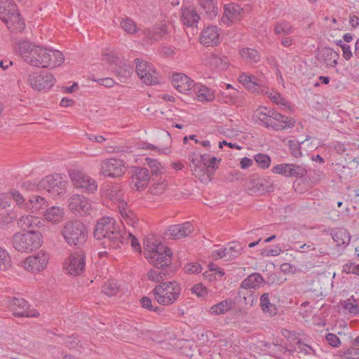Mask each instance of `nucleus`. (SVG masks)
Segmentation results:
<instances>
[{"label": "nucleus", "instance_id": "obj_1", "mask_svg": "<svg viewBox=\"0 0 359 359\" xmlns=\"http://www.w3.org/2000/svg\"><path fill=\"white\" fill-rule=\"evenodd\" d=\"M126 235L121 231L120 224L109 217L100 219L94 228V237L97 240H103L101 245L104 248H121L125 242Z\"/></svg>", "mask_w": 359, "mask_h": 359}, {"label": "nucleus", "instance_id": "obj_2", "mask_svg": "<svg viewBox=\"0 0 359 359\" xmlns=\"http://www.w3.org/2000/svg\"><path fill=\"white\" fill-rule=\"evenodd\" d=\"M61 234L68 245L83 249L88 240V229L86 225L80 220H72L66 222Z\"/></svg>", "mask_w": 359, "mask_h": 359}, {"label": "nucleus", "instance_id": "obj_3", "mask_svg": "<svg viewBox=\"0 0 359 359\" xmlns=\"http://www.w3.org/2000/svg\"><path fill=\"white\" fill-rule=\"evenodd\" d=\"M43 243L40 232L29 230L26 233H15L13 236V247L20 252H31L39 249Z\"/></svg>", "mask_w": 359, "mask_h": 359}, {"label": "nucleus", "instance_id": "obj_4", "mask_svg": "<svg viewBox=\"0 0 359 359\" xmlns=\"http://www.w3.org/2000/svg\"><path fill=\"white\" fill-rule=\"evenodd\" d=\"M181 288L177 282L167 281L160 283L151 290L154 299L163 306L172 304L180 297Z\"/></svg>", "mask_w": 359, "mask_h": 359}, {"label": "nucleus", "instance_id": "obj_5", "mask_svg": "<svg viewBox=\"0 0 359 359\" xmlns=\"http://www.w3.org/2000/svg\"><path fill=\"white\" fill-rule=\"evenodd\" d=\"M67 182L61 174L50 175L37 184L38 191L44 190L54 196H61L66 192Z\"/></svg>", "mask_w": 359, "mask_h": 359}, {"label": "nucleus", "instance_id": "obj_6", "mask_svg": "<svg viewBox=\"0 0 359 359\" xmlns=\"http://www.w3.org/2000/svg\"><path fill=\"white\" fill-rule=\"evenodd\" d=\"M27 79L30 86L36 90H47L55 83V79L51 73L46 71L39 72H27Z\"/></svg>", "mask_w": 359, "mask_h": 359}, {"label": "nucleus", "instance_id": "obj_7", "mask_svg": "<svg viewBox=\"0 0 359 359\" xmlns=\"http://www.w3.org/2000/svg\"><path fill=\"white\" fill-rule=\"evenodd\" d=\"M73 185L77 189H81L84 192L93 194L97 191L96 182L90 177L80 171H73L69 173Z\"/></svg>", "mask_w": 359, "mask_h": 359}, {"label": "nucleus", "instance_id": "obj_8", "mask_svg": "<svg viewBox=\"0 0 359 359\" xmlns=\"http://www.w3.org/2000/svg\"><path fill=\"white\" fill-rule=\"evenodd\" d=\"M125 163L119 158H109L101 164V173L109 177H118L125 173Z\"/></svg>", "mask_w": 359, "mask_h": 359}, {"label": "nucleus", "instance_id": "obj_9", "mask_svg": "<svg viewBox=\"0 0 359 359\" xmlns=\"http://www.w3.org/2000/svg\"><path fill=\"white\" fill-rule=\"evenodd\" d=\"M150 171L144 167L136 166L133 169L131 188L135 191L144 190L150 182Z\"/></svg>", "mask_w": 359, "mask_h": 359}, {"label": "nucleus", "instance_id": "obj_10", "mask_svg": "<svg viewBox=\"0 0 359 359\" xmlns=\"http://www.w3.org/2000/svg\"><path fill=\"white\" fill-rule=\"evenodd\" d=\"M69 208L75 215L83 217L91 213V204L83 195L74 194L69 201Z\"/></svg>", "mask_w": 359, "mask_h": 359}, {"label": "nucleus", "instance_id": "obj_11", "mask_svg": "<svg viewBox=\"0 0 359 359\" xmlns=\"http://www.w3.org/2000/svg\"><path fill=\"white\" fill-rule=\"evenodd\" d=\"M86 266V254L83 249L72 253L68 259V265L66 267L67 273L72 276L81 275Z\"/></svg>", "mask_w": 359, "mask_h": 359}, {"label": "nucleus", "instance_id": "obj_12", "mask_svg": "<svg viewBox=\"0 0 359 359\" xmlns=\"http://www.w3.org/2000/svg\"><path fill=\"white\" fill-rule=\"evenodd\" d=\"M194 229V226L190 222L171 225L164 231L163 238L179 240L188 236Z\"/></svg>", "mask_w": 359, "mask_h": 359}, {"label": "nucleus", "instance_id": "obj_13", "mask_svg": "<svg viewBox=\"0 0 359 359\" xmlns=\"http://www.w3.org/2000/svg\"><path fill=\"white\" fill-rule=\"evenodd\" d=\"M48 255L42 252L27 258L24 262V267L26 270L35 273L45 269L48 264Z\"/></svg>", "mask_w": 359, "mask_h": 359}, {"label": "nucleus", "instance_id": "obj_14", "mask_svg": "<svg viewBox=\"0 0 359 359\" xmlns=\"http://www.w3.org/2000/svg\"><path fill=\"white\" fill-rule=\"evenodd\" d=\"M13 315L17 317H36L39 315L36 310H29V305L21 297H13L11 302Z\"/></svg>", "mask_w": 359, "mask_h": 359}, {"label": "nucleus", "instance_id": "obj_15", "mask_svg": "<svg viewBox=\"0 0 359 359\" xmlns=\"http://www.w3.org/2000/svg\"><path fill=\"white\" fill-rule=\"evenodd\" d=\"M224 12L222 18V22L227 26L234 20H239L243 12V8L237 4L231 3L224 5Z\"/></svg>", "mask_w": 359, "mask_h": 359}, {"label": "nucleus", "instance_id": "obj_16", "mask_svg": "<svg viewBox=\"0 0 359 359\" xmlns=\"http://www.w3.org/2000/svg\"><path fill=\"white\" fill-rule=\"evenodd\" d=\"M264 109V114L267 115L273 122L279 123L283 126V130L286 128H292L294 126L295 121L293 118H289L273 109H267L265 107H260V110Z\"/></svg>", "mask_w": 359, "mask_h": 359}, {"label": "nucleus", "instance_id": "obj_17", "mask_svg": "<svg viewBox=\"0 0 359 359\" xmlns=\"http://www.w3.org/2000/svg\"><path fill=\"white\" fill-rule=\"evenodd\" d=\"M250 189L255 194H264L273 191V183L269 177H256L250 182Z\"/></svg>", "mask_w": 359, "mask_h": 359}, {"label": "nucleus", "instance_id": "obj_18", "mask_svg": "<svg viewBox=\"0 0 359 359\" xmlns=\"http://www.w3.org/2000/svg\"><path fill=\"white\" fill-rule=\"evenodd\" d=\"M194 84V81L184 74H172V85L180 93H188L187 92L193 88Z\"/></svg>", "mask_w": 359, "mask_h": 359}, {"label": "nucleus", "instance_id": "obj_19", "mask_svg": "<svg viewBox=\"0 0 359 359\" xmlns=\"http://www.w3.org/2000/svg\"><path fill=\"white\" fill-rule=\"evenodd\" d=\"M200 42L205 46H217L219 43L218 28L213 25L208 26L201 32Z\"/></svg>", "mask_w": 359, "mask_h": 359}, {"label": "nucleus", "instance_id": "obj_20", "mask_svg": "<svg viewBox=\"0 0 359 359\" xmlns=\"http://www.w3.org/2000/svg\"><path fill=\"white\" fill-rule=\"evenodd\" d=\"M48 206V202L44 198L39 196H32L29 201L25 204V208L34 214H44Z\"/></svg>", "mask_w": 359, "mask_h": 359}, {"label": "nucleus", "instance_id": "obj_21", "mask_svg": "<svg viewBox=\"0 0 359 359\" xmlns=\"http://www.w3.org/2000/svg\"><path fill=\"white\" fill-rule=\"evenodd\" d=\"M3 22L12 32H19L25 29V25L18 10L15 8Z\"/></svg>", "mask_w": 359, "mask_h": 359}, {"label": "nucleus", "instance_id": "obj_22", "mask_svg": "<svg viewBox=\"0 0 359 359\" xmlns=\"http://www.w3.org/2000/svg\"><path fill=\"white\" fill-rule=\"evenodd\" d=\"M46 51L47 48L37 46L36 48H34L28 64L34 67L45 68L46 61L48 57L46 55Z\"/></svg>", "mask_w": 359, "mask_h": 359}, {"label": "nucleus", "instance_id": "obj_23", "mask_svg": "<svg viewBox=\"0 0 359 359\" xmlns=\"http://www.w3.org/2000/svg\"><path fill=\"white\" fill-rule=\"evenodd\" d=\"M172 256L171 250L168 249L166 253L161 252L160 255L154 253V255H146L145 257L155 268H158L160 266H167L168 264H172Z\"/></svg>", "mask_w": 359, "mask_h": 359}, {"label": "nucleus", "instance_id": "obj_24", "mask_svg": "<svg viewBox=\"0 0 359 359\" xmlns=\"http://www.w3.org/2000/svg\"><path fill=\"white\" fill-rule=\"evenodd\" d=\"M331 235L337 246H342L344 248L349 244L351 238L349 232L344 228L332 229Z\"/></svg>", "mask_w": 359, "mask_h": 359}, {"label": "nucleus", "instance_id": "obj_25", "mask_svg": "<svg viewBox=\"0 0 359 359\" xmlns=\"http://www.w3.org/2000/svg\"><path fill=\"white\" fill-rule=\"evenodd\" d=\"M238 81L249 90L257 92V93L264 92V89L258 83L257 79L253 76H248L245 74H242L240 75Z\"/></svg>", "mask_w": 359, "mask_h": 359}, {"label": "nucleus", "instance_id": "obj_26", "mask_svg": "<svg viewBox=\"0 0 359 359\" xmlns=\"http://www.w3.org/2000/svg\"><path fill=\"white\" fill-rule=\"evenodd\" d=\"M46 53L48 57L45 68H54L60 66L64 62L65 57L59 50L47 48Z\"/></svg>", "mask_w": 359, "mask_h": 359}, {"label": "nucleus", "instance_id": "obj_27", "mask_svg": "<svg viewBox=\"0 0 359 359\" xmlns=\"http://www.w3.org/2000/svg\"><path fill=\"white\" fill-rule=\"evenodd\" d=\"M263 276L259 273H253L245 278L241 284L243 289H256L260 287L262 283H265Z\"/></svg>", "mask_w": 359, "mask_h": 359}, {"label": "nucleus", "instance_id": "obj_28", "mask_svg": "<svg viewBox=\"0 0 359 359\" xmlns=\"http://www.w3.org/2000/svg\"><path fill=\"white\" fill-rule=\"evenodd\" d=\"M144 32L151 41H158L168 34V27L165 24H162L160 27L147 28Z\"/></svg>", "mask_w": 359, "mask_h": 359}, {"label": "nucleus", "instance_id": "obj_29", "mask_svg": "<svg viewBox=\"0 0 359 359\" xmlns=\"http://www.w3.org/2000/svg\"><path fill=\"white\" fill-rule=\"evenodd\" d=\"M193 88L198 100L201 102H211L215 98L213 92L209 88L203 84L195 83Z\"/></svg>", "mask_w": 359, "mask_h": 359}, {"label": "nucleus", "instance_id": "obj_30", "mask_svg": "<svg viewBox=\"0 0 359 359\" xmlns=\"http://www.w3.org/2000/svg\"><path fill=\"white\" fill-rule=\"evenodd\" d=\"M339 55L332 48L325 47L322 49L320 57L327 67H335Z\"/></svg>", "mask_w": 359, "mask_h": 359}, {"label": "nucleus", "instance_id": "obj_31", "mask_svg": "<svg viewBox=\"0 0 359 359\" xmlns=\"http://www.w3.org/2000/svg\"><path fill=\"white\" fill-rule=\"evenodd\" d=\"M18 46L20 55L25 62L29 63L32 51H34V48H36L37 46L32 44L29 41L25 40L19 41Z\"/></svg>", "mask_w": 359, "mask_h": 359}, {"label": "nucleus", "instance_id": "obj_32", "mask_svg": "<svg viewBox=\"0 0 359 359\" xmlns=\"http://www.w3.org/2000/svg\"><path fill=\"white\" fill-rule=\"evenodd\" d=\"M63 215L64 212L62 208L57 206H52L47 208L46 210L44 212L43 216L46 220L52 222L53 223H57L62 219Z\"/></svg>", "mask_w": 359, "mask_h": 359}, {"label": "nucleus", "instance_id": "obj_33", "mask_svg": "<svg viewBox=\"0 0 359 359\" xmlns=\"http://www.w3.org/2000/svg\"><path fill=\"white\" fill-rule=\"evenodd\" d=\"M200 16L194 10L186 8L182 11V22L188 27L197 26Z\"/></svg>", "mask_w": 359, "mask_h": 359}, {"label": "nucleus", "instance_id": "obj_34", "mask_svg": "<svg viewBox=\"0 0 359 359\" xmlns=\"http://www.w3.org/2000/svg\"><path fill=\"white\" fill-rule=\"evenodd\" d=\"M201 8L207 14L209 18L212 19L217 15L218 8L217 1L214 0H198Z\"/></svg>", "mask_w": 359, "mask_h": 359}, {"label": "nucleus", "instance_id": "obj_35", "mask_svg": "<svg viewBox=\"0 0 359 359\" xmlns=\"http://www.w3.org/2000/svg\"><path fill=\"white\" fill-rule=\"evenodd\" d=\"M15 8L12 0H0V19L4 21Z\"/></svg>", "mask_w": 359, "mask_h": 359}, {"label": "nucleus", "instance_id": "obj_36", "mask_svg": "<svg viewBox=\"0 0 359 359\" xmlns=\"http://www.w3.org/2000/svg\"><path fill=\"white\" fill-rule=\"evenodd\" d=\"M231 300H223L219 303L213 305L210 309V313L213 315H219L225 313L231 309Z\"/></svg>", "mask_w": 359, "mask_h": 359}, {"label": "nucleus", "instance_id": "obj_37", "mask_svg": "<svg viewBox=\"0 0 359 359\" xmlns=\"http://www.w3.org/2000/svg\"><path fill=\"white\" fill-rule=\"evenodd\" d=\"M167 185L168 184L165 180H161V179L156 180L153 178L151 181L149 192L154 195H161L165 191Z\"/></svg>", "mask_w": 359, "mask_h": 359}, {"label": "nucleus", "instance_id": "obj_38", "mask_svg": "<svg viewBox=\"0 0 359 359\" xmlns=\"http://www.w3.org/2000/svg\"><path fill=\"white\" fill-rule=\"evenodd\" d=\"M258 114L259 121L262 122L266 128H272L276 131L283 130V127H281L283 126L279 123L273 122L271 118L264 114V111L262 110Z\"/></svg>", "mask_w": 359, "mask_h": 359}, {"label": "nucleus", "instance_id": "obj_39", "mask_svg": "<svg viewBox=\"0 0 359 359\" xmlns=\"http://www.w3.org/2000/svg\"><path fill=\"white\" fill-rule=\"evenodd\" d=\"M226 249L229 259L236 258L243 252V247L237 241L229 243Z\"/></svg>", "mask_w": 359, "mask_h": 359}, {"label": "nucleus", "instance_id": "obj_40", "mask_svg": "<svg viewBox=\"0 0 359 359\" xmlns=\"http://www.w3.org/2000/svg\"><path fill=\"white\" fill-rule=\"evenodd\" d=\"M307 169L302 165H297L294 163L290 164L289 177L301 178L306 175Z\"/></svg>", "mask_w": 359, "mask_h": 359}, {"label": "nucleus", "instance_id": "obj_41", "mask_svg": "<svg viewBox=\"0 0 359 359\" xmlns=\"http://www.w3.org/2000/svg\"><path fill=\"white\" fill-rule=\"evenodd\" d=\"M107 197L114 202L123 203V191L118 186H113L110 189L107 190Z\"/></svg>", "mask_w": 359, "mask_h": 359}, {"label": "nucleus", "instance_id": "obj_42", "mask_svg": "<svg viewBox=\"0 0 359 359\" xmlns=\"http://www.w3.org/2000/svg\"><path fill=\"white\" fill-rule=\"evenodd\" d=\"M274 32L277 35H288L293 32V27L288 22L283 21L275 25Z\"/></svg>", "mask_w": 359, "mask_h": 359}, {"label": "nucleus", "instance_id": "obj_43", "mask_svg": "<svg viewBox=\"0 0 359 359\" xmlns=\"http://www.w3.org/2000/svg\"><path fill=\"white\" fill-rule=\"evenodd\" d=\"M11 263V258L7 251L0 247V271L8 270Z\"/></svg>", "mask_w": 359, "mask_h": 359}, {"label": "nucleus", "instance_id": "obj_44", "mask_svg": "<svg viewBox=\"0 0 359 359\" xmlns=\"http://www.w3.org/2000/svg\"><path fill=\"white\" fill-rule=\"evenodd\" d=\"M140 303L142 307L144 309H146L149 311L157 313L158 314L164 310L163 307L153 305L151 298L148 297H142L140 299Z\"/></svg>", "mask_w": 359, "mask_h": 359}, {"label": "nucleus", "instance_id": "obj_45", "mask_svg": "<svg viewBox=\"0 0 359 359\" xmlns=\"http://www.w3.org/2000/svg\"><path fill=\"white\" fill-rule=\"evenodd\" d=\"M145 161V164L151 168V172L153 176L157 177L159 174L162 173L161 170L163 169V167L157 160L146 158Z\"/></svg>", "mask_w": 359, "mask_h": 359}, {"label": "nucleus", "instance_id": "obj_46", "mask_svg": "<svg viewBox=\"0 0 359 359\" xmlns=\"http://www.w3.org/2000/svg\"><path fill=\"white\" fill-rule=\"evenodd\" d=\"M116 74L123 79H128L133 72V67L126 63H120L116 68Z\"/></svg>", "mask_w": 359, "mask_h": 359}, {"label": "nucleus", "instance_id": "obj_47", "mask_svg": "<svg viewBox=\"0 0 359 359\" xmlns=\"http://www.w3.org/2000/svg\"><path fill=\"white\" fill-rule=\"evenodd\" d=\"M144 248L146 250L149 251L148 255H154V253L158 252V255L162 253H166L167 250L170 249L168 247L165 246L162 243H158V244H152V245H149V244H144Z\"/></svg>", "mask_w": 359, "mask_h": 359}, {"label": "nucleus", "instance_id": "obj_48", "mask_svg": "<svg viewBox=\"0 0 359 359\" xmlns=\"http://www.w3.org/2000/svg\"><path fill=\"white\" fill-rule=\"evenodd\" d=\"M102 290L105 294L111 297L117 293L118 287L114 280H108L102 286Z\"/></svg>", "mask_w": 359, "mask_h": 359}, {"label": "nucleus", "instance_id": "obj_49", "mask_svg": "<svg viewBox=\"0 0 359 359\" xmlns=\"http://www.w3.org/2000/svg\"><path fill=\"white\" fill-rule=\"evenodd\" d=\"M254 160L262 168H268L271 164V157L265 154H257L254 156Z\"/></svg>", "mask_w": 359, "mask_h": 359}, {"label": "nucleus", "instance_id": "obj_50", "mask_svg": "<svg viewBox=\"0 0 359 359\" xmlns=\"http://www.w3.org/2000/svg\"><path fill=\"white\" fill-rule=\"evenodd\" d=\"M241 54L243 57L249 59L254 62H257L259 60V54L255 49L244 48L241 50Z\"/></svg>", "mask_w": 359, "mask_h": 359}, {"label": "nucleus", "instance_id": "obj_51", "mask_svg": "<svg viewBox=\"0 0 359 359\" xmlns=\"http://www.w3.org/2000/svg\"><path fill=\"white\" fill-rule=\"evenodd\" d=\"M157 269L160 270L161 275H162L163 281L165 279L170 278L175 271V267L172 266L171 264H168L167 266H160Z\"/></svg>", "mask_w": 359, "mask_h": 359}, {"label": "nucleus", "instance_id": "obj_52", "mask_svg": "<svg viewBox=\"0 0 359 359\" xmlns=\"http://www.w3.org/2000/svg\"><path fill=\"white\" fill-rule=\"evenodd\" d=\"M290 163H280L273 166L271 169V171L273 173L282 175L285 177H289V170H290Z\"/></svg>", "mask_w": 359, "mask_h": 359}, {"label": "nucleus", "instance_id": "obj_53", "mask_svg": "<svg viewBox=\"0 0 359 359\" xmlns=\"http://www.w3.org/2000/svg\"><path fill=\"white\" fill-rule=\"evenodd\" d=\"M121 27L128 34H135L137 32V27L135 22L129 18L122 20Z\"/></svg>", "mask_w": 359, "mask_h": 359}, {"label": "nucleus", "instance_id": "obj_54", "mask_svg": "<svg viewBox=\"0 0 359 359\" xmlns=\"http://www.w3.org/2000/svg\"><path fill=\"white\" fill-rule=\"evenodd\" d=\"M351 299L353 302H355V299L352 297L342 303V307L344 309L348 310L351 313L357 314L359 312V308L356 304L351 302Z\"/></svg>", "mask_w": 359, "mask_h": 359}, {"label": "nucleus", "instance_id": "obj_55", "mask_svg": "<svg viewBox=\"0 0 359 359\" xmlns=\"http://www.w3.org/2000/svg\"><path fill=\"white\" fill-rule=\"evenodd\" d=\"M226 89H231L232 92L227 95H224V93H223L224 97L226 99L225 102L229 104H233L238 97V90L233 88L231 84H226Z\"/></svg>", "mask_w": 359, "mask_h": 359}, {"label": "nucleus", "instance_id": "obj_56", "mask_svg": "<svg viewBox=\"0 0 359 359\" xmlns=\"http://www.w3.org/2000/svg\"><path fill=\"white\" fill-rule=\"evenodd\" d=\"M203 157H199L198 155L193 153L191 155H189V159L193 165L194 171L196 173L200 172V168H202L203 166L202 165L201 158Z\"/></svg>", "mask_w": 359, "mask_h": 359}, {"label": "nucleus", "instance_id": "obj_57", "mask_svg": "<svg viewBox=\"0 0 359 359\" xmlns=\"http://www.w3.org/2000/svg\"><path fill=\"white\" fill-rule=\"evenodd\" d=\"M33 217L32 216H25L22 217L18 221V226L22 229L23 231H27L28 229L32 226Z\"/></svg>", "mask_w": 359, "mask_h": 359}, {"label": "nucleus", "instance_id": "obj_58", "mask_svg": "<svg viewBox=\"0 0 359 359\" xmlns=\"http://www.w3.org/2000/svg\"><path fill=\"white\" fill-rule=\"evenodd\" d=\"M147 276L150 280L158 283V284L164 282L162 280V275H161L160 270L156 268L150 269L148 271Z\"/></svg>", "mask_w": 359, "mask_h": 359}, {"label": "nucleus", "instance_id": "obj_59", "mask_svg": "<svg viewBox=\"0 0 359 359\" xmlns=\"http://www.w3.org/2000/svg\"><path fill=\"white\" fill-rule=\"evenodd\" d=\"M9 193L10 198H12L16 202L18 205H22L25 207V204L26 203H25V198L19 191L15 189H11Z\"/></svg>", "mask_w": 359, "mask_h": 359}, {"label": "nucleus", "instance_id": "obj_60", "mask_svg": "<svg viewBox=\"0 0 359 359\" xmlns=\"http://www.w3.org/2000/svg\"><path fill=\"white\" fill-rule=\"evenodd\" d=\"M325 339L328 344L332 347L337 348L341 344L339 338L335 334L328 333L326 334Z\"/></svg>", "mask_w": 359, "mask_h": 359}, {"label": "nucleus", "instance_id": "obj_61", "mask_svg": "<svg viewBox=\"0 0 359 359\" xmlns=\"http://www.w3.org/2000/svg\"><path fill=\"white\" fill-rule=\"evenodd\" d=\"M191 291L199 297H204L208 294L206 287L203 286L201 283L194 285Z\"/></svg>", "mask_w": 359, "mask_h": 359}, {"label": "nucleus", "instance_id": "obj_62", "mask_svg": "<svg viewBox=\"0 0 359 359\" xmlns=\"http://www.w3.org/2000/svg\"><path fill=\"white\" fill-rule=\"evenodd\" d=\"M346 359H358L359 358V348L351 347L344 353Z\"/></svg>", "mask_w": 359, "mask_h": 359}, {"label": "nucleus", "instance_id": "obj_63", "mask_svg": "<svg viewBox=\"0 0 359 359\" xmlns=\"http://www.w3.org/2000/svg\"><path fill=\"white\" fill-rule=\"evenodd\" d=\"M217 168H211L210 167L203 166L202 168H200V172L198 175L201 176L207 175L208 180H211L213 175H215V172Z\"/></svg>", "mask_w": 359, "mask_h": 359}, {"label": "nucleus", "instance_id": "obj_64", "mask_svg": "<svg viewBox=\"0 0 359 359\" xmlns=\"http://www.w3.org/2000/svg\"><path fill=\"white\" fill-rule=\"evenodd\" d=\"M65 344H66L67 346L71 349L78 350L79 348L81 346L77 338L74 336L68 337L65 341Z\"/></svg>", "mask_w": 359, "mask_h": 359}]
</instances>
